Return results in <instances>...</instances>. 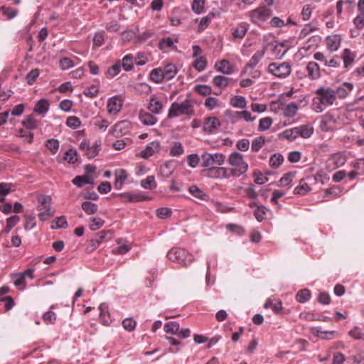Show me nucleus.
I'll use <instances>...</instances> for the list:
<instances>
[{"instance_id": "nucleus-54", "label": "nucleus", "mask_w": 364, "mask_h": 364, "mask_svg": "<svg viewBox=\"0 0 364 364\" xmlns=\"http://www.w3.org/2000/svg\"><path fill=\"white\" fill-rule=\"evenodd\" d=\"M204 0H193L192 3V10L198 14L203 12Z\"/></svg>"}, {"instance_id": "nucleus-44", "label": "nucleus", "mask_w": 364, "mask_h": 364, "mask_svg": "<svg viewBox=\"0 0 364 364\" xmlns=\"http://www.w3.org/2000/svg\"><path fill=\"white\" fill-rule=\"evenodd\" d=\"M179 330V324L175 321H170L164 325V331L167 333L175 334Z\"/></svg>"}, {"instance_id": "nucleus-10", "label": "nucleus", "mask_w": 364, "mask_h": 364, "mask_svg": "<svg viewBox=\"0 0 364 364\" xmlns=\"http://www.w3.org/2000/svg\"><path fill=\"white\" fill-rule=\"evenodd\" d=\"M131 129V123L123 120L117 123L111 129L110 133L116 138L125 135Z\"/></svg>"}, {"instance_id": "nucleus-57", "label": "nucleus", "mask_w": 364, "mask_h": 364, "mask_svg": "<svg viewBox=\"0 0 364 364\" xmlns=\"http://www.w3.org/2000/svg\"><path fill=\"white\" fill-rule=\"evenodd\" d=\"M311 188L308 186V183L299 184L294 188V193L297 195H305L309 193Z\"/></svg>"}, {"instance_id": "nucleus-3", "label": "nucleus", "mask_w": 364, "mask_h": 364, "mask_svg": "<svg viewBox=\"0 0 364 364\" xmlns=\"http://www.w3.org/2000/svg\"><path fill=\"white\" fill-rule=\"evenodd\" d=\"M168 259L178 262L182 266L187 267L194 259L193 256L183 248L173 247L167 253Z\"/></svg>"}, {"instance_id": "nucleus-6", "label": "nucleus", "mask_w": 364, "mask_h": 364, "mask_svg": "<svg viewBox=\"0 0 364 364\" xmlns=\"http://www.w3.org/2000/svg\"><path fill=\"white\" fill-rule=\"evenodd\" d=\"M200 173L203 176L215 179H222L231 176L230 168L216 166L204 168L200 171Z\"/></svg>"}, {"instance_id": "nucleus-5", "label": "nucleus", "mask_w": 364, "mask_h": 364, "mask_svg": "<svg viewBox=\"0 0 364 364\" xmlns=\"http://www.w3.org/2000/svg\"><path fill=\"white\" fill-rule=\"evenodd\" d=\"M268 72L277 77L284 78L291 73V65L289 63H272L268 66Z\"/></svg>"}, {"instance_id": "nucleus-26", "label": "nucleus", "mask_w": 364, "mask_h": 364, "mask_svg": "<svg viewBox=\"0 0 364 364\" xmlns=\"http://www.w3.org/2000/svg\"><path fill=\"white\" fill-rule=\"evenodd\" d=\"M48 109L49 103L48 100L46 99H41L36 102L34 112L40 114H44L48 111Z\"/></svg>"}, {"instance_id": "nucleus-51", "label": "nucleus", "mask_w": 364, "mask_h": 364, "mask_svg": "<svg viewBox=\"0 0 364 364\" xmlns=\"http://www.w3.org/2000/svg\"><path fill=\"white\" fill-rule=\"evenodd\" d=\"M226 229L237 235H242L245 233V229L237 224L229 223L226 225Z\"/></svg>"}, {"instance_id": "nucleus-2", "label": "nucleus", "mask_w": 364, "mask_h": 364, "mask_svg": "<svg viewBox=\"0 0 364 364\" xmlns=\"http://www.w3.org/2000/svg\"><path fill=\"white\" fill-rule=\"evenodd\" d=\"M228 162L232 166V168H229L231 176H240L247 170V164L244 161L242 155L238 152L231 154Z\"/></svg>"}, {"instance_id": "nucleus-60", "label": "nucleus", "mask_w": 364, "mask_h": 364, "mask_svg": "<svg viewBox=\"0 0 364 364\" xmlns=\"http://www.w3.org/2000/svg\"><path fill=\"white\" fill-rule=\"evenodd\" d=\"M105 221L100 218H93L91 220V223L90 224V229L91 230H97L103 226Z\"/></svg>"}, {"instance_id": "nucleus-19", "label": "nucleus", "mask_w": 364, "mask_h": 364, "mask_svg": "<svg viewBox=\"0 0 364 364\" xmlns=\"http://www.w3.org/2000/svg\"><path fill=\"white\" fill-rule=\"evenodd\" d=\"M353 89V85L350 82H345L342 84L341 86L337 87L336 92V95L341 98L344 99L347 97L350 92H351Z\"/></svg>"}, {"instance_id": "nucleus-32", "label": "nucleus", "mask_w": 364, "mask_h": 364, "mask_svg": "<svg viewBox=\"0 0 364 364\" xmlns=\"http://www.w3.org/2000/svg\"><path fill=\"white\" fill-rule=\"evenodd\" d=\"M243 118L246 122H252L255 117H251V113L249 111L245 110L241 112H236L232 117L233 122H236L237 119Z\"/></svg>"}, {"instance_id": "nucleus-17", "label": "nucleus", "mask_w": 364, "mask_h": 364, "mask_svg": "<svg viewBox=\"0 0 364 364\" xmlns=\"http://www.w3.org/2000/svg\"><path fill=\"white\" fill-rule=\"evenodd\" d=\"M306 70L308 76L312 80H316L320 77V68L318 65L314 61H311L307 64Z\"/></svg>"}, {"instance_id": "nucleus-11", "label": "nucleus", "mask_w": 364, "mask_h": 364, "mask_svg": "<svg viewBox=\"0 0 364 364\" xmlns=\"http://www.w3.org/2000/svg\"><path fill=\"white\" fill-rule=\"evenodd\" d=\"M221 125L218 118L215 117H208L204 120L203 132L209 134L213 133Z\"/></svg>"}, {"instance_id": "nucleus-41", "label": "nucleus", "mask_w": 364, "mask_h": 364, "mask_svg": "<svg viewBox=\"0 0 364 364\" xmlns=\"http://www.w3.org/2000/svg\"><path fill=\"white\" fill-rule=\"evenodd\" d=\"M19 220L20 217L16 215L8 218L6 219V225L4 229V232L6 233L10 232L11 230L19 222Z\"/></svg>"}, {"instance_id": "nucleus-8", "label": "nucleus", "mask_w": 364, "mask_h": 364, "mask_svg": "<svg viewBox=\"0 0 364 364\" xmlns=\"http://www.w3.org/2000/svg\"><path fill=\"white\" fill-rule=\"evenodd\" d=\"M119 196L121 198L122 201L129 203H138L152 199L151 197L146 196L144 193H136L132 191L120 193Z\"/></svg>"}, {"instance_id": "nucleus-55", "label": "nucleus", "mask_w": 364, "mask_h": 364, "mask_svg": "<svg viewBox=\"0 0 364 364\" xmlns=\"http://www.w3.org/2000/svg\"><path fill=\"white\" fill-rule=\"evenodd\" d=\"M26 223L24 225V228L26 230H30L35 228L36 226V218L33 215H25Z\"/></svg>"}, {"instance_id": "nucleus-61", "label": "nucleus", "mask_w": 364, "mask_h": 364, "mask_svg": "<svg viewBox=\"0 0 364 364\" xmlns=\"http://www.w3.org/2000/svg\"><path fill=\"white\" fill-rule=\"evenodd\" d=\"M280 138L286 139L289 141H294L298 136L294 132V129H286L282 134H279Z\"/></svg>"}, {"instance_id": "nucleus-12", "label": "nucleus", "mask_w": 364, "mask_h": 364, "mask_svg": "<svg viewBox=\"0 0 364 364\" xmlns=\"http://www.w3.org/2000/svg\"><path fill=\"white\" fill-rule=\"evenodd\" d=\"M265 53V48H263L261 50H257L250 58L248 63L245 65L244 70L242 72V74L245 73H247L249 69L254 68L263 58Z\"/></svg>"}, {"instance_id": "nucleus-47", "label": "nucleus", "mask_w": 364, "mask_h": 364, "mask_svg": "<svg viewBox=\"0 0 364 364\" xmlns=\"http://www.w3.org/2000/svg\"><path fill=\"white\" fill-rule=\"evenodd\" d=\"M272 124V119L271 117H267L259 120L258 129L261 132L266 131L269 129Z\"/></svg>"}, {"instance_id": "nucleus-48", "label": "nucleus", "mask_w": 364, "mask_h": 364, "mask_svg": "<svg viewBox=\"0 0 364 364\" xmlns=\"http://www.w3.org/2000/svg\"><path fill=\"white\" fill-rule=\"evenodd\" d=\"M46 146L52 154H55L59 149V141L55 139H48L46 143Z\"/></svg>"}, {"instance_id": "nucleus-64", "label": "nucleus", "mask_w": 364, "mask_h": 364, "mask_svg": "<svg viewBox=\"0 0 364 364\" xmlns=\"http://www.w3.org/2000/svg\"><path fill=\"white\" fill-rule=\"evenodd\" d=\"M136 321L132 318H127L123 320L122 326L124 328L128 331H132L136 327Z\"/></svg>"}, {"instance_id": "nucleus-33", "label": "nucleus", "mask_w": 364, "mask_h": 364, "mask_svg": "<svg viewBox=\"0 0 364 364\" xmlns=\"http://www.w3.org/2000/svg\"><path fill=\"white\" fill-rule=\"evenodd\" d=\"M82 209L87 214L92 215L97 211L98 206L97 204L90 201H85L82 203Z\"/></svg>"}, {"instance_id": "nucleus-39", "label": "nucleus", "mask_w": 364, "mask_h": 364, "mask_svg": "<svg viewBox=\"0 0 364 364\" xmlns=\"http://www.w3.org/2000/svg\"><path fill=\"white\" fill-rule=\"evenodd\" d=\"M202 159V166L205 168H208L210 167H214L213 165L215 164L213 161V157L212 156L211 154L209 153H204L201 156Z\"/></svg>"}, {"instance_id": "nucleus-4", "label": "nucleus", "mask_w": 364, "mask_h": 364, "mask_svg": "<svg viewBox=\"0 0 364 364\" xmlns=\"http://www.w3.org/2000/svg\"><path fill=\"white\" fill-rule=\"evenodd\" d=\"M181 114L192 116L194 114L193 105L189 100H186L181 103L173 102L171 104L168 113V118H174Z\"/></svg>"}, {"instance_id": "nucleus-49", "label": "nucleus", "mask_w": 364, "mask_h": 364, "mask_svg": "<svg viewBox=\"0 0 364 364\" xmlns=\"http://www.w3.org/2000/svg\"><path fill=\"white\" fill-rule=\"evenodd\" d=\"M77 151L75 149H70L65 153L64 159L69 164H75L77 160Z\"/></svg>"}, {"instance_id": "nucleus-24", "label": "nucleus", "mask_w": 364, "mask_h": 364, "mask_svg": "<svg viewBox=\"0 0 364 364\" xmlns=\"http://www.w3.org/2000/svg\"><path fill=\"white\" fill-rule=\"evenodd\" d=\"M189 192L196 198L202 200H208L209 196L200 189L198 186L193 185L189 187Z\"/></svg>"}, {"instance_id": "nucleus-53", "label": "nucleus", "mask_w": 364, "mask_h": 364, "mask_svg": "<svg viewBox=\"0 0 364 364\" xmlns=\"http://www.w3.org/2000/svg\"><path fill=\"white\" fill-rule=\"evenodd\" d=\"M39 70L38 69H33L31 70L26 75V80L27 81V83L29 85H31L34 83L36 80L39 75Z\"/></svg>"}, {"instance_id": "nucleus-15", "label": "nucleus", "mask_w": 364, "mask_h": 364, "mask_svg": "<svg viewBox=\"0 0 364 364\" xmlns=\"http://www.w3.org/2000/svg\"><path fill=\"white\" fill-rule=\"evenodd\" d=\"M160 147V143L154 141L148 144L146 148L141 151L140 156L144 159H148L152 156L156 151H158Z\"/></svg>"}, {"instance_id": "nucleus-27", "label": "nucleus", "mask_w": 364, "mask_h": 364, "mask_svg": "<svg viewBox=\"0 0 364 364\" xmlns=\"http://www.w3.org/2000/svg\"><path fill=\"white\" fill-rule=\"evenodd\" d=\"M311 297V293L308 289L299 290L296 294V299L299 303L303 304L308 301Z\"/></svg>"}, {"instance_id": "nucleus-14", "label": "nucleus", "mask_w": 364, "mask_h": 364, "mask_svg": "<svg viewBox=\"0 0 364 364\" xmlns=\"http://www.w3.org/2000/svg\"><path fill=\"white\" fill-rule=\"evenodd\" d=\"M326 40L328 50L334 52L338 49L342 38L340 35L336 34L328 36Z\"/></svg>"}, {"instance_id": "nucleus-22", "label": "nucleus", "mask_w": 364, "mask_h": 364, "mask_svg": "<svg viewBox=\"0 0 364 364\" xmlns=\"http://www.w3.org/2000/svg\"><path fill=\"white\" fill-rule=\"evenodd\" d=\"M162 103L154 97H151L148 105L149 110L155 114H159L162 110Z\"/></svg>"}, {"instance_id": "nucleus-16", "label": "nucleus", "mask_w": 364, "mask_h": 364, "mask_svg": "<svg viewBox=\"0 0 364 364\" xmlns=\"http://www.w3.org/2000/svg\"><path fill=\"white\" fill-rule=\"evenodd\" d=\"M247 30L248 25L246 23H241L231 29L233 38L240 39L245 36Z\"/></svg>"}, {"instance_id": "nucleus-13", "label": "nucleus", "mask_w": 364, "mask_h": 364, "mask_svg": "<svg viewBox=\"0 0 364 364\" xmlns=\"http://www.w3.org/2000/svg\"><path fill=\"white\" fill-rule=\"evenodd\" d=\"M122 107V100L118 96H114L108 100L107 111L109 114L118 113Z\"/></svg>"}, {"instance_id": "nucleus-25", "label": "nucleus", "mask_w": 364, "mask_h": 364, "mask_svg": "<svg viewBox=\"0 0 364 364\" xmlns=\"http://www.w3.org/2000/svg\"><path fill=\"white\" fill-rule=\"evenodd\" d=\"M149 78L156 83L162 82L163 80H165L162 68H158L153 69L150 73Z\"/></svg>"}, {"instance_id": "nucleus-43", "label": "nucleus", "mask_w": 364, "mask_h": 364, "mask_svg": "<svg viewBox=\"0 0 364 364\" xmlns=\"http://www.w3.org/2000/svg\"><path fill=\"white\" fill-rule=\"evenodd\" d=\"M283 161L284 157L281 154H274L269 159V165L273 168H277L282 164Z\"/></svg>"}, {"instance_id": "nucleus-20", "label": "nucleus", "mask_w": 364, "mask_h": 364, "mask_svg": "<svg viewBox=\"0 0 364 364\" xmlns=\"http://www.w3.org/2000/svg\"><path fill=\"white\" fill-rule=\"evenodd\" d=\"M100 319L105 326H109L111 323L110 316L108 311V306L105 304H101L99 306Z\"/></svg>"}, {"instance_id": "nucleus-63", "label": "nucleus", "mask_w": 364, "mask_h": 364, "mask_svg": "<svg viewBox=\"0 0 364 364\" xmlns=\"http://www.w3.org/2000/svg\"><path fill=\"white\" fill-rule=\"evenodd\" d=\"M187 161L188 166L192 168H196L200 162V157L197 154H191L188 155Z\"/></svg>"}, {"instance_id": "nucleus-34", "label": "nucleus", "mask_w": 364, "mask_h": 364, "mask_svg": "<svg viewBox=\"0 0 364 364\" xmlns=\"http://www.w3.org/2000/svg\"><path fill=\"white\" fill-rule=\"evenodd\" d=\"M68 227V222L65 216L56 218L53 222L51 229L67 228Z\"/></svg>"}, {"instance_id": "nucleus-56", "label": "nucleus", "mask_w": 364, "mask_h": 364, "mask_svg": "<svg viewBox=\"0 0 364 364\" xmlns=\"http://www.w3.org/2000/svg\"><path fill=\"white\" fill-rule=\"evenodd\" d=\"M193 65L196 70L200 72L205 68L207 65V60L204 57H200L194 61Z\"/></svg>"}, {"instance_id": "nucleus-29", "label": "nucleus", "mask_w": 364, "mask_h": 364, "mask_svg": "<svg viewBox=\"0 0 364 364\" xmlns=\"http://www.w3.org/2000/svg\"><path fill=\"white\" fill-rule=\"evenodd\" d=\"M299 109V106L295 102L288 104L284 109V116L286 117H294Z\"/></svg>"}, {"instance_id": "nucleus-36", "label": "nucleus", "mask_w": 364, "mask_h": 364, "mask_svg": "<svg viewBox=\"0 0 364 364\" xmlns=\"http://www.w3.org/2000/svg\"><path fill=\"white\" fill-rule=\"evenodd\" d=\"M230 105L235 107L245 108L247 102L245 97L237 95L230 99Z\"/></svg>"}, {"instance_id": "nucleus-35", "label": "nucleus", "mask_w": 364, "mask_h": 364, "mask_svg": "<svg viewBox=\"0 0 364 364\" xmlns=\"http://www.w3.org/2000/svg\"><path fill=\"white\" fill-rule=\"evenodd\" d=\"M11 278L14 279V284L16 287H21V289H24L26 284L25 282V278L21 273H15L11 274Z\"/></svg>"}, {"instance_id": "nucleus-7", "label": "nucleus", "mask_w": 364, "mask_h": 364, "mask_svg": "<svg viewBox=\"0 0 364 364\" xmlns=\"http://www.w3.org/2000/svg\"><path fill=\"white\" fill-rule=\"evenodd\" d=\"M316 93L318 96V101L327 106L333 105L336 100V92L330 87H321L316 91Z\"/></svg>"}, {"instance_id": "nucleus-23", "label": "nucleus", "mask_w": 364, "mask_h": 364, "mask_svg": "<svg viewBox=\"0 0 364 364\" xmlns=\"http://www.w3.org/2000/svg\"><path fill=\"white\" fill-rule=\"evenodd\" d=\"M216 70L224 74H231L233 72L232 66L230 65V62L227 60H223L219 62L218 64L215 65Z\"/></svg>"}, {"instance_id": "nucleus-52", "label": "nucleus", "mask_w": 364, "mask_h": 364, "mask_svg": "<svg viewBox=\"0 0 364 364\" xmlns=\"http://www.w3.org/2000/svg\"><path fill=\"white\" fill-rule=\"evenodd\" d=\"M66 124L68 127L75 129L80 126L81 122L78 117L70 116L67 118Z\"/></svg>"}, {"instance_id": "nucleus-45", "label": "nucleus", "mask_w": 364, "mask_h": 364, "mask_svg": "<svg viewBox=\"0 0 364 364\" xmlns=\"http://www.w3.org/2000/svg\"><path fill=\"white\" fill-rule=\"evenodd\" d=\"M184 152V149L181 142H175L170 150V155L172 156H179Z\"/></svg>"}, {"instance_id": "nucleus-9", "label": "nucleus", "mask_w": 364, "mask_h": 364, "mask_svg": "<svg viewBox=\"0 0 364 364\" xmlns=\"http://www.w3.org/2000/svg\"><path fill=\"white\" fill-rule=\"evenodd\" d=\"M271 15V9L266 6H262L250 12V18L253 23L264 21Z\"/></svg>"}, {"instance_id": "nucleus-30", "label": "nucleus", "mask_w": 364, "mask_h": 364, "mask_svg": "<svg viewBox=\"0 0 364 364\" xmlns=\"http://www.w3.org/2000/svg\"><path fill=\"white\" fill-rule=\"evenodd\" d=\"M346 161V157L343 154H336L329 160V164L337 167L343 166Z\"/></svg>"}, {"instance_id": "nucleus-1", "label": "nucleus", "mask_w": 364, "mask_h": 364, "mask_svg": "<svg viewBox=\"0 0 364 364\" xmlns=\"http://www.w3.org/2000/svg\"><path fill=\"white\" fill-rule=\"evenodd\" d=\"M51 197L50 196L39 194L37 196L38 205L37 210L39 211L38 215L41 221H46L53 216L55 211L51 206Z\"/></svg>"}, {"instance_id": "nucleus-28", "label": "nucleus", "mask_w": 364, "mask_h": 364, "mask_svg": "<svg viewBox=\"0 0 364 364\" xmlns=\"http://www.w3.org/2000/svg\"><path fill=\"white\" fill-rule=\"evenodd\" d=\"M85 175L87 176L86 180L92 182L97 178L98 173L96 171V166L93 165H86L85 166Z\"/></svg>"}, {"instance_id": "nucleus-31", "label": "nucleus", "mask_w": 364, "mask_h": 364, "mask_svg": "<svg viewBox=\"0 0 364 364\" xmlns=\"http://www.w3.org/2000/svg\"><path fill=\"white\" fill-rule=\"evenodd\" d=\"M354 58L355 55L349 49H344L342 54V59L343 60L345 68H347L353 62Z\"/></svg>"}, {"instance_id": "nucleus-59", "label": "nucleus", "mask_w": 364, "mask_h": 364, "mask_svg": "<svg viewBox=\"0 0 364 364\" xmlns=\"http://www.w3.org/2000/svg\"><path fill=\"white\" fill-rule=\"evenodd\" d=\"M133 58L131 55H125L122 59V67L126 71H129L133 68Z\"/></svg>"}, {"instance_id": "nucleus-38", "label": "nucleus", "mask_w": 364, "mask_h": 364, "mask_svg": "<svg viewBox=\"0 0 364 364\" xmlns=\"http://www.w3.org/2000/svg\"><path fill=\"white\" fill-rule=\"evenodd\" d=\"M228 82L229 78L223 75H217L213 79V83L220 88L226 87Z\"/></svg>"}, {"instance_id": "nucleus-21", "label": "nucleus", "mask_w": 364, "mask_h": 364, "mask_svg": "<svg viewBox=\"0 0 364 364\" xmlns=\"http://www.w3.org/2000/svg\"><path fill=\"white\" fill-rule=\"evenodd\" d=\"M162 70L164 78L166 80L173 79L178 73L176 66L173 63L167 64Z\"/></svg>"}, {"instance_id": "nucleus-62", "label": "nucleus", "mask_w": 364, "mask_h": 364, "mask_svg": "<svg viewBox=\"0 0 364 364\" xmlns=\"http://www.w3.org/2000/svg\"><path fill=\"white\" fill-rule=\"evenodd\" d=\"M348 334L356 340H364V333L357 326L350 330Z\"/></svg>"}, {"instance_id": "nucleus-50", "label": "nucleus", "mask_w": 364, "mask_h": 364, "mask_svg": "<svg viewBox=\"0 0 364 364\" xmlns=\"http://www.w3.org/2000/svg\"><path fill=\"white\" fill-rule=\"evenodd\" d=\"M204 105L209 110H212L219 106V101L215 97L208 96L205 100Z\"/></svg>"}, {"instance_id": "nucleus-58", "label": "nucleus", "mask_w": 364, "mask_h": 364, "mask_svg": "<svg viewBox=\"0 0 364 364\" xmlns=\"http://www.w3.org/2000/svg\"><path fill=\"white\" fill-rule=\"evenodd\" d=\"M0 11H1L3 14L7 16L8 19H11L14 18L18 14L17 9H14L10 7H6L4 6L0 7Z\"/></svg>"}, {"instance_id": "nucleus-46", "label": "nucleus", "mask_w": 364, "mask_h": 364, "mask_svg": "<svg viewBox=\"0 0 364 364\" xmlns=\"http://www.w3.org/2000/svg\"><path fill=\"white\" fill-rule=\"evenodd\" d=\"M180 183H171L168 188H165L164 191H161V194L163 196H171V193L178 192L181 191Z\"/></svg>"}, {"instance_id": "nucleus-42", "label": "nucleus", "mask_w": 364, "mask_h": 364, "mask_svg": "<svg viewBox=\"0 0 364 364\" xmlns=\"http://www.w3.org/2000/svg\"><path fill=\"white\" fill-rule=\"evenodd\" d=\"M265 143V138L264 136H259L255 138L252 142V150L254 152L259 151Z\"/></svg>"}, {"instance_id": "nucleus-18", "label": "nucleus", "mask_w": 364, "mask_h": 364, "mask_svg": "<svg viewBox=\"0 0 364 364\" xmlns=\"http://www.w3.org/2000/svg\"><path fill=\"white\" fill-rule=\"evenodd\" d=\"M140 122L146 126H152L157 122L156 117L149 112L141 111L139 114Z\"/></svg>"}, {"instance_id": "nucleus-37", "label": "nucleus", "mask_w": 364, "mask_h": 364, "mask_svg": "<svg viewBox=\"0 0 364 364\" xmlns=\"http://www.w3.org/2000/svg\"><path fill=\"white\" fill-rule=\"evenodd\" d=\"M194 90L202 96H209L212 93V88L207 85H196Z\"/></svg>"}, {"instance_id": "nucleus-40", "label": "nucleus", "mask_w": 364, "mask_h": 364, "mask_svg": "<svg viewBox=\"0 0 364 364\" xmlns=\"http://www.w3.org/2000/svg\"><path fill=\"white\" fill-rule=\"evenodd\" d=\"M22 124L27 129H33L37 127L38 122L32 115H28L24 120L22 121Z\"/></svg>"}]
</instances>
